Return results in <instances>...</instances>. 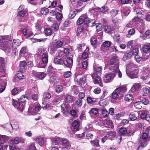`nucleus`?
I'll return each mask as SVG.
<instances>
[{
	"label": "nucleus",
	"instance_id": "obj_29",
	"mask_svg": "<svg viewBox=\"0 0 150 150\" xmlns=\"http://www.w3.org/2000/svg\"><path fill=\"white\" fill-rule=\"evenodd\" d=\"M27 99L26 97L25 96H22L20 98L19 100V102H20L21 104H23L24 108V105L25 103L26 102V100Z\"/></svg>",
	"mask_w": 150,
	"mask_h": 150
},
{
	"label": "nucleus",
	"instance_id": "obj_23",
	"mask_svg": "<svg viewBox=\"0 0 150 150\" xmlns=\"http://www.w3.org/2000/svg\"><path fill=\"white\" fill-rule=\"evenodd\" d=\"M36 141L40 145H43L46 142L45 139L41 136L38 137L36 138Z\"/></svg>",
	"mask_w": 150,
	"mask_h": 150
},
{
	"label": "nucleus",
	"instance_id": "obj_54",
	"mask_svg": "<svg viewBox=\"0 0 150 150\" xmlns=\"http://www.w3.org/2000/svg\"><path fill=\"white\" fill-rule=\"evenodd\" d=\"M139 51V49L138 48H135L133 49L130 52L132 55H134L135 56L138 55Z\"/></svg>",
	"mask_w": 150,
	"mask_h": 150
},
{
	"label": "nucleus",
	"instance_id": "obj_56",
	"mask_svg": "<svg viewBox=\"0 0 150 150\" xmlns=\"http://www.w3.org/2000/svg\"><path fill=\"white\" fill-rule=\"evenodd\" d=\"M118 11L116 9H112L110 11L111 16L112 17H114L117 15Z\"/></svg>",
	"mask_w": 150,
	"mask_h": 150
},
{
	"label": "nucleus",
	"instance_id": "obj_15",
	"mask_svg": "<svg viewBox=\"0 0 150 150\" xmlns=\"http://www.w3.org/2000/svg\"><path fill=\"white\" fill-rule=\"evenodd\" d=\"M62 143L63 148L68 149L71 146L70 143L66 139H64L62 140Z\"/></svg>",
	"mask_w": 150,
	"mask_h": 150
},
{
	"label": "nucleus",
	"instance_id": "obj_61",
	"mask_svg": "<svg viewBox=\"0 0 150 150\" xmlns=\"http://www.w3.org/2000/svg\"><path fill=\"white\" fill-rule=\"evenodd\" d=\"M19 91V89L17 88H14L11 91V93L13 95H15L18 93Z\"/></svg>",
	"mask_w": 150,
	"mask_h": 150
},
{
	"label": "nucleus",
	"instance_id": "obj_31",
	"mask_svg": "<svg viewBox=\"0 0 150 150\" xmlns=\"http://www.w3.org/2000/svg\"><path fill=\"white\" fill-rule=\"evenodd\" d=\"M47 75V74L43 72H39L37 75V77L40 79H43Z\"/></svg>",
	"mask_w": 150,
	"mask_h": 150
},
{
	"label": "nucleus",
	"instance_id": "obj_45",
	"mask_svg": "<svg viewBox=\"0 0 150 150\" xmlns=\"http://www.w3.org/2000/svg\"><path fill=\"white\" fill-rule=\"evenodd\" d=\"M44 32L46 36L51 35L52 33V30L50 28H45Z\"/></svg>",
	"mask_w": 150,
	"mask_h": 150
},
{
	"label": "nucleus",
	"instance_id": "obj_44",
	"mask_svg": "<svg viewBox=\"0 0 150 150\" xmlns=\"http://www.w3.org/2000/svg\"><path fill=\"white\" fill-rule=\"evenodd\" d=\"M133 98V96L131 94H128L126 95L124 98V100L126 101L129 102L132 100Z\"/></svg>",
	"mask_w": 150,
	"mask_h": 150
},
{
	"label": "nucleus",
	"instance_id": "obj_27",
	"mask_svg": "<svg viewBox=\"0 0 150 150\" xmlns=\"http://www.w3.org/2000/svg\"><path fill=\"white\" fill-rule=\"evenodd\" d=\"M76 9H74L70 11L68 16V18L69 19L73 18L76 15Z\"/></svg>",
	"mask_w": 150,
	"mask_h": 150
},
{
	"label": "nucleus",
	"instance_id": "obj_8",
	"mask_svg": "<svg viewBox=\"0 0 150 150\" xmlns=\"http://www.w3.org/2000/svg\"><path fill=\"white\" fill-rule=\"evenodd\" d=\"M6 126H9L8 129L11 128L12 129H17L19 128L18 123L15 120H12L11 121L10 124L7 123Z\"/></svg>",
	"mask_w": 150,
	"mask_h": 150
},
{
	"label": "nucleus",
	"instance_id": "obj_50",
	"mask_svg": "<svg viewBox=\"0 0 150 150\" xmlns=\"http://www.w3.org/2000/svg\"><path fill=\"white\" fill-rule=\"evenodd\" d=\"M63 42H62L60 40H59L56 42L55 46L57 48H60L61 47L63 46Z\"/></svg>",
	"mask_w": 150,
	"mask_h": 150
},
{
	"label": "nucleus",
	"instance_id": "obj_34",
	"mask_svg": "<svg viewBox=\"0 0 150 150\" xmlns=\"http://www.w3.org/2000/svg\"><path fill=\"white\" fill-rule=\"evenodd\" d=\"M57 48L55 45L51 46L50 48V51L51 54L52 55L54 54L57 51Z\"/></svg>",
	"mask_w": 150,
	"mask_h": 150
},
{
	"label": "nucleus",
	"instance_id": "obj_17",
	"mask_svg": "<svg viewBox=\"0 0 150 150\" xmlns=\"http://www.w3.org/2000/svg\"><path fill=\"white\" fill-rule=\"evenodd\" d=\"M92 77L93 79L94 83L95 84H96L101 82L102 80L101 78L98 75H94V76L92 75Z\"/></svg>",
	"mask_w": 150,
	"mask_h": 150
},
{
	"label": "nucleus",
	"instance_id": "obj_1",
	"mask_svg": "<svg viewBox=\"0 0 150 150\" xmlns=\"http://www.w3.org/2000/svg\"><path fill=\"white\" fill-rule=\"evenodd\" d=\"M78 25H81L83 23L86 24L87 27H92L96 25L95 21L94 19L90 20L86 14L82 15L77 21Z\"/></svg>",
	"mask_w": 150,
	"mask_h": 150
},
{
	"label": "nucleus",
	"instance_id": "obj_57",
	"mask_svg": "<svg viewBox=\"0 0 150 150\" xmlns=\"http://www.w3.org/2000/svg\"><path fill=\"white\" fill-rule=\"evenodd\" d=\"M28 52V50L25 47H23L22 48L20 51V54H25L27 53Z\"/></svg>",
	"mask_w": 150,
	"mask_h": 150
},
{
	"label": "nucleus",
	"instance_id": "obj_60",
	"mask_svg": "<svg viewBox=\"0 0 150 150\" xmlns=\"http://www.w3.org/2000/svg\"><path fill=\"white\" fill-rule=\"evenodd\" d=\"M100 10V12L102 13H105L107 12L108 8L107 7L104 6L101 7Z\"/></svg>",
	"mask_w": 150,
	"mask_h": 150
},
{
	"label": "nucleus",
	"instance_id": "obj_37",
	"mask_svg": "<svg viewBox=\"0 0 150 150\" xmlns=\"http://www.w3.org/2000/svg\"><path fill=\"white\" fill-rule=\"evenodd\" d=\"M132 56L130 52L128 53L125 54L123 57V59L124 61H126L130 58Z\"/></svg>",
	"mask_w": 150,
	"mask_h": 150
},
{
	"label": "nucleus",
	"instance_id": "obj_13",
	"mask_svg": "<svg viewBox=\"0 0 150 150\" xmlns=\"http://www.w3.org/2000/svg\"><path fill=\"white\" fill-rule=\"evenodd\" d=\"M73 64V59L69 57L67 58L65 61H64L63 64L67 67L71 68L72 67Z\"/></svg>",
	"mask_w": 150,
	"mask_h": 150
},
{
	"label": "nucleus",
	"instance_id": "obj_36",
	"mask_svg": "<svg viewBox=\"0 0 150 150\" xmlns=\"http://www.w3.org/2000/svg\"><path fill=\"white\" fill-rule=\"evenodd\" d=\"M134 11L136 12L137 14L138 15V16L141 17L142 15L144 13L143 11L140 8H137L134 9Z\"/></svg>",
	"mask_w": 150,
	"mask_h": 150
},
{
	"label": "nucleus",
	"instance_id": "obj_6",
	"mask_svg": "<svg viewBox=\"0 0 150 150\" xmlns=\"http://www.w3.org/2000/svg\"><path fill=\"white\" fill-rule=\"evenodd\" d=\"M61 109L63 114L66 115L69 113V110L70 108V105L67 103H63L61 106Z\"/></svg>",
	"mask_w": 150,
	"mask_h": 150
},
{
	"label": "nucleus",
	"instance_id": "obj_10",
	"mask_svg": "<svg viewBox=\"0 0 150 150\" xmlns=\"http://www.w3.org/2000/svg\"><path fill=\"white\" fill-rule=\"evenodd\" d=\"M138 141L139 144L137 147V150H142L144 147H145L147 145V141L143 139H138Z\"/></svg>",
	"mask_w": 150,
	"mask_h": 150
},
{
	"label": "nucleus",
	"instance_id": "obj_9",
	"mask_svg": "<svg viewBox=\"0 0 150 150\" xmlns=\"http://www.w3.org/2000/svg\"><path fill=\"white\" fill-rule=\"evenodd\" d=\"M40 109V107L39 105L34 106L33 108L32 106H30L28 108V111L32 112L34 114H38Z\"/></svg>",
	"mask_w": 150,
	"mask_h": 150
},
{
	"label": "nucleus",
	"instance_id": "obj_43",
	"mask_svg": "<svg viewBox=\"0 0 150 150\" xmlns=\"http://www.w3.org/2000/svg\"><path fill=\"white\" fill-rule=\"evenodd\" d=\"M89 112L90 114L96 115L98 113V110L96 108H92L89 110Z\"/></svg>",
	"mask_w": 150,
	"mask_h": 150
},
{
	"label": "nucleus",
	"instance_id": "obj_7",
	"mask_svg": "<svg viewBox=\"0 0 150 150\" xmlns=\"http://www.w3.org/2000/svg\"><path fill=\"white\" fill-rule=\"evenodd\" d=\"M12 104L14 107L18 109L20 111H22L24 108L23 104H21L20 102H19V100L17 101L13 100Z\"/></svg>",
	"mask_w": 150,
	"mask_h": 150
},
{
	"label": "nucleus",
	"instance_id": "obj_46",
	"mask_svg": "<svg viewBox=\"0 0 150 150\" xmlns=\"http://www.w3.org/2000/svg\"><path fill=\"white\" fill-rule=\"evenodd\" d=\"M149 89L146 87L143 88L142 90L143 96H146L149 93Z\"/></svg>",
	"mask_w": 150,
	"mask_h": 150
},
{
	"label": "nucleus",
	"instance_id": "obj_51",
	"mask_svg": "<svg viewBox=\"0 0 150 150\" xmlns=\"http://www.w3.org/2000/svg\"><path fill=\"white\" fill-rule=\"evenodd\" d=\"M135 132L133 129H128L126 132V135L129 136L133 134Z\"/></svg>",
	"mask_w": 150,
	"mask_h": 150
},
{
	"label": "nucleus",
	"instance_id": "obj_12",
	"mask_svg": "<svg viewBox=\"0 0 150 150\" xmlns=\"http://www.w3.org/2000/svg\"><path fill=\"white\" fill-rule=\"evenodd\" d=\"M128 76L130 78L134 79L138 77V71L135 70L127 73Z\"/></svg>",
	"mask_w": 150,
	"mask_h": 150
},
{
	"label": "nucleus",
	"instance_id": "obj_25",
	"mask_svg": "<svg viewBox=\"0 0 150 150\" xmlns=\"http://www.w3.org/2000/svg\"><path fill=\"white\" fill-rule=\"evenodd\" d=\"M5 60L4 59L0 57V72H1L3 71L4 68Z\"/></svg>",
	"mask_w": 150,
	"mask_h": 150
},
{
	"label": "nucleus",
	"instance_id": "obj_41",
	"mask_svg": "<svg viewBox=\"0 0 150 150\" xmlns=\"http://www.w3.org/2000/svg\"><path fill=\"white\" fill-rule=\"evenodd\" d=\"M140 85L139 83L134 84L132 87V91H137L140 88Z\"/></svg>",
	"mask_w": 150,
	"mask_h": 150
},
{
	"label": "nucleus",
	"instance_id": "obj_62",
	"mask_svg": "<svg viewBox=\"0 0 150 150\" xmlns=\"http://www.w3.org/2000/svg\"><path fill=\"white\" fill-rule=\"evenodd\" d=\"M91 143L93 146H95L96 147L99 146V141L98 140H95L94 141H91Z\"/></svg>",
	"mask_w": 150,
	"mask_h": 150
},
{
	"label": "nucleus",
	"instance_id": "obj_18",
	"mask_svg": "<svg viewBox=\"0 0 150 150\" xmlns=\"http://www.w3.org/2000/svg\"><path fill=\"white\" fill-rule=\"evenodd\" d=\"M142 50L144 52L148 53L150 52V43L144 45L142 47Z\"/></svg>",
	"mask_w": 150,
	"mask_h": 150
},
{
	"label": "nucleus",
	"instance_id": "obj_32",
	"mask_svg": "<svg viewBox=\"0 0 150 150\" xmlns=\"http://www.w3.org/2000/svg\"><path fill=\"white\" fill-rule=\"evenodd\" d=\"M76 106L78 108L80 107L82 104V100L81 99H78L75 101Z\"/></svg>",
	"mask_w": 150,
	"mask_h": 150
},
{
	"label": "nucleus",
	"instance_id": "obj_19",
	"mask_svg": "<svg viewBox=\"0 0 150 150\" xmlns=\"http://www.w3.org/2000/svg\"><path fill=\"white\" fill-rule=\"evenodd\" d=\"M79 122L77 120H74L72 123V126L74 129H76L75 131H77L79 126Z\"/></svg>",
	"mask_w": 150,
	"mask_h": 150
},
{
	"label": "nucleus",
	"instance_id": "obj_5",
	"mask_svg": "<svg viewBox=\"0 0 150 150\" xmlns=\"http://www.w3.org/2000/svg\"><path fill=\"white\" fill-rule=\"evenodd\" d=\"M12 41V38L9 35L0 36V47L4 46L5 42H9L11 43Z\"/></svg>",
	"mask_w": 150,
	"mask_h": 150
},
{
	"label": "nucleus",
	"instance_id": "obj_35",
	"mask_svg": "<svg viewBox=\"0 0 150 150\" xmlns=\"http://www.w3.org/2000/svg\"><path fill=\"white\" fill-rule=\"evenodd\" d=\"M26 13V11L23 10H19L18 13V16L21 17H24Z\"/></svg>",
	"mask_w": 150,
	"mask_h": 150
},
{
	"label": "nucleus",
	"instance_id": "obj_64",
	"mask_svg": "<svg viewBox=\"0 0 150 150\" xmlns=\"http://www.w3.org/2000/svg\"><path fill=\"white\" fill-rule=\"evenodd\" d=\"M97 42V40L95 37L93 36L91 39V42L92 45H95Z\"/></svg>",
	"mask_w": 150,
	"mask_h": 150
},
{
	"label": "nucleus",
	"instance_id": "obj_28",
	"mask_svg": "<svg viewBox=\"0 0 150 150\" xmlns=\"http://www.w3.org/2000/svg\"><path fill=\"white\" fill-rule=\"evenodd\" d=\"M54 62L56 64L63 65L64 63V61L61 58L59 59L57 57H54Z\"/></svg>",
	"mask_w": 150,
	"mask_h": 150
},
{
	"label": "nucleus",
	"instance_id": "obj_58",
	"mask_svg": "<svg viewBox=\"0 0 150 150\" xmlns=\"http://www.w3.org/2000/svg\"><path fill=\"white\" fill-rule=\"evenodd\" d=\"M20 42L19 40L17 39L14 40L12 42V45L13 46H16L20 45Z\"/></svg>",
	"mask_w": 150,
	"mask_h": 150
},
{
	"label": "nucleus",
	"instance_id": "obj_47",
	"mask_svg": "<svg viewBox=\"0 0 150 150\" xmlns=\"http://www.w3.org/2000/svg\"><path fill=\"white\" fill-rule=\"evenodd\" d=\"M6 84L5 82H2L0 85V93L3 92L5 90L6 86Z\"/></svg>",
	"mask_w": 150,
	"mask_h": 150
},
{
	"label": "nucleus",
	"instance_id": "obj_53",
	"mask_svg": "<svg viewBox=\"0 0 150 150\" xmlns=\"http://www.w3.org/2000/svg\"><path fill=\"white\" fill-rule=\"evenodd\" d=\"M72 89L73 90L75 94L76 95L78 94L79 92V89L77 86H72Z\"/></svg>",
	"mask_w": 150,
	"mask_h": 150
},
{
	"label": "nucleus",
	"instance_id": "obj_42",
	"mask_svg": "<svg viewBox=\"0 0 150 150\" xmlns=\"http://www.w3.org/2000/svg\"><path fill=\"white\" fill-rule=\"evenodd\" d=\"M87 100L88 103L92 104L93 103L96 101V98L89 97L87 98Z\"/></svg>",
	"mask_w": 150,
	"mask_h": 150
},
{
	"label": "nucleus",
	"instance_id": "obj_26",
	"mask_svg": "<svg viewBox=\"0 0 150 150\" xmlns=\"http://www.w3.org/2000/svg\"><path fill=\"white\" fill-rule=\"evenodd\" d=\"M25 140L22 138H19L18 137H15L14 140V143L15 144H18L19 143H24Z\"/></svg>",
	"mask_w": 150,
	"mask_h": 150
},
{
	"label": "nucleus",
	"instance_id": "obj_55",
	"mask_svg": "<svg viewBox=\"0 0 150 150\" xmlns=\"http://www.w3.org/2000/svg\"><path fill=\"white\" fill-rule=\"evenodd\" d=\"M111 42L108 41H105L103 43V45L105 47H108L110 46Z\"/></svg>",
	"mask_w": 150,
	"mask_h": 150
},
{
	"label": "nucleus",
	"instance_id": "obj_21",
	"mask_svg": "<svg viewBox=\"0 0 150 150\" xmlns=\"http://www.w3.org/2000/svg\"><path fill=\"white\" fill-rule=\"evenodd\" d=\"M107 135L111 140H113L116 136L115 132L113 131L109 132L107 134Z\"/></svg>",
	"mask_w": 150,
	"mask_h": 150
},
{
	"label": "nucleus",
	"instance_id": "obj_63",
	"mask_svg": "<svg viewBox=\"0 0 150 150\" xmlns=\"http://www.w3.org/2000/svg\"><path fill=\"white\" fill-rule=\"evenodd\" d=\"M63 51L66 56H69L70 54V50L68 48H64Z\"/></svg>",
	"mask_w": 150,
	"mask_h": 150
},
{
	"label": "nucleus",
	"instance_id": "obj_14",
	"mask_svg": "<svg viewBox=\"0 0 150 150\" xmlns=\"http://www.w3.org/2000/svg\"><path fill=\"white\" fill-rule=\"evenodd\" d=\"M138 115L137 112L135 111L131 113L129 115V118L130 121H134L137 119V116Z\"/></svg>",
	"mask_w": 150,
	"mask_h": 150
},
{
	"label": "nucleus",
	"instance_id": "obj_11",
	"mask_svg": "<svg viewBox=\"0 0 150 150\" xmlns=\"http://www.w3.org/2000/svg\"><path fill=\"white\" fill-rule=\"evenodd\" d=\"M115 75L114 73H109L105 77L104 80L105 83L110 82L115 77Z\"/></svg>",
	"mask_w": 150,
	"mask_h": 150
},
{
	"label": "nucleus",
	"instance_id": "obj_20",
	"mask_svg": "<svg viewBox=\"0 0 150 150\" xmlns=\"http://www.w3.org/2000/svg\"><path fill=\"white\" fill-rule=\"evenodd\" d=\"M27 65L26 62L24 61H23L21 62V63L19 66V68L20 71L21 72H23L25 71V68Z\"/></svg>",
	"mask_w": 150,
	"mask_h": 150
},
{
	"label": "nucleus",
	"instance_id": "obj_48",
	"mask_svg": "<svg viewBox=\"0 0 150 150\" xmlns=\"http://www.w3.org/2000/svg\"><path fill=\"white\" fill-rule=\"evenodd\" d=\"M48 9L47 8L44 7L42 8L40 10L41 13L43 15H46L48 12Z\"/></svg>",
	"mask_w": 150,
	"mask_h": 150
},
{
	"label": "nucleus",
	"instance_id": "obj_30",
	"mask_svg": "<svg viewBox=\"0 0 150 150\" xmlns=\"http://www.w3.org/2000/svg\"><path fill=\"white\" fill-rule=\"evenodd\" d=\"M94 70L95 71V75H97L98 74H100L102 71V67H96L94 68Z\"/></svg>",
	"mask_w": 150,
	"mask_h": 150
},
{
	"label": "nucleus",
	"instance_id": "obj_2",
	"mask_svg": "<svg viewBox=\"0 0 150 150\" xmlns=\"http://www.w3.org/2000/svg\"><path fill=\"white\" fill-rule=\"evenodd\" d=\"M119 59L118 57L116 55H113L110 59L109 65L111 66L110 69L112 71H117L119 68Z\"/></svg>",
	"mask_w": 150,
	"mask_h": 150
},
{
	"label": "nucleus",
	"instance_id": "obj_16",
	"mask_svg": "<svg viewBox=\"0 0 150 150\" xmlns=\"http://www.w3.org/2000/svg\"><path fill=\"white\" fill-rule=\"evenodd\" d=\"M104 123L107 126V127L110 128H113L114 127L113 122L111 120H105L104 121Z\"/></svg>",
	"mask_w": 150,
	"mask_h": 150
},
{
	"label": "nucleus",
	"instance_id": "obj_38",
	"mask_svg": "<svg viewBox=\"0 0 150 150\" xmlns=\"http://www.w3.org/2000/svg\"><path fill=\"white\" fill-rule=\"evenodd\" d=\"M42 3L44 4L47 7L50 8L51 6V1L49 0H43Z\"/></svg>",
	"mask_w": 150,
	"mask_h": 150
},
{
	"label": "nucleus",
	"instance_id": "obj_22",
	"mask_svg": "<svg viewBox=\"0 0 150 150\" xmlns=\"http://www.w3.org/2000/svg\"><path fill=\"white\" fill-rule=\"evenodd\" d=\"M86 79L85 76H81L80 77L79 79V85L80 86H83L86 83Z\"/></svg>",
	"mask_w": 150,
	"mask_h": 150
},
{
	"label": "nucleus",
	"instance_id": "obj_24",
	"mask_svg": "<svg viewBox=\"0 0 150 150\" xmlns=\"http://www.w3.org/2000/svg\"><path fill=\"white\" fill-rule=\"evenodd\" d=\"M65 102L64 103L69 104V103H71L73 101V97L70 95L67 94L65 97Z\"/></svg>",
	"mask_w": 150,
	"mask_h": 150
},
{
	"label": "nucleus",
	"instance_id": "obj_39",
	"mask_svg": "<svg viewBox=\"0 0 150 150\" xmlns=\"http://www.w3.org/2000/svg\"><path fill=\"white\" fill-rule=\"evenodd\" d=\"M135 32V30L134 28H132L128 31V34L126 36L128 38H129L131 35H134Z\"/></svg>",
	"mask_w": 150,
	"mask_h": 150
},
{
	"label": "nucleus",
	"instance_id": "obj_33",
	"mask_svg": "<svg viewBox=\"0 0 150 150\" xmlns=\"http://www.w3.org/2000/svg\"><path fill=\"white\" fill-rule=\"evenodd\" d=\"M52 141L53 144L56 145L60 142V138L58 137H56L52 138Z\"/></svg>",
	"mask_w": 150,
	"mask_h": 150
},
{
	"label": "nucleus",
	"instance_id": "obj_4",
	"mask_svg": "<svg viewBox=\"0 0 150 150\" xmlns=\"http://www.w3.org/2000/svg\"><path fill=\"white\" fill-rule=\"evenodd\" d=\"M41 61L40 62L39 67L45 68L46 67L48 62V55L47 52H43L41 55Z\"/></svg>",
	"mask_w": 150,
	"mask_h": 150
},
{
	"label": "nucleus",
	"instance_id": "obj_49",
	"mask_svg": "<svg viewBox=\"0 0 150 150\" xmlns=\"http://www.w3.org/2000/svg\"><path fill=\"white\" fill-rule=\"evenodd\" d=\"M104 30L106 33H108L111 31L112 28L110 26L106 25L104 27Z\"/></svg>",
	"mask_w": 150,
	"mask_h": 150
},
{
	"label": "nucleus",
	"instance_id": "obj_59",
	"mask_svg": "<svg viewBox=\"0 0 150 150\" xmlns=\"http://www.w3.org/2000/svg\"><path fill=\"white\" fill-rule=\"evenodd\" d=\"M28 150H36L35 144L33 143L30 144L28 147Z\"/></svg>",
	"mask_w": 150,
	"mask_h": 150
},
{
	"label": "nucleus",
	"instance_id": "obj_40",
	"mask_svg": "<svg viewBox=\"0 0 150 150\" xmlns=\"http://www.w3.org/2000/svg\"><path fill=\"white\" fill-rule=\"evenodd\" d=\"M63 89V86L60 85H57L56 87L55 91L57 93H60L62 91Z\"/></svg>",
	"mask_w": 150,
	"mask_h": 150
},
{
	"label": "nucleus",
	"instance_id": "obj_3",
	"mask_svg": "<svg viewBox=\"0 0 150 150\" xmlns=\"http://www.w3.org/2000/svg\"><path fill=\"white\" fill-rule=\"evenodd\" d=\"M127 88L125 86H122L117 88L112 94V97L113 99H117L119 96L120 97L123 96L124 93L126 91Z\"/></svg>",
	"mask_w": 150,
	"mask_h": 150
},
{
	"label": "nucleus",
	"instance_id": "obj_52",
	"mask_svg": "<svg viewBox=\"0 0 150 150\" xmlns=\"http://www.w3.org/2000/svg\"><path fill=\"white\" fill-rule=\"evenodd\" d=\"M69 113L70 114L74 117H76L78 116V115L76 111L74 110L73 109L70 110Z\"/></svg>",
	"mask_w": 150,
	"mask_h": 150
}]
</instances>
